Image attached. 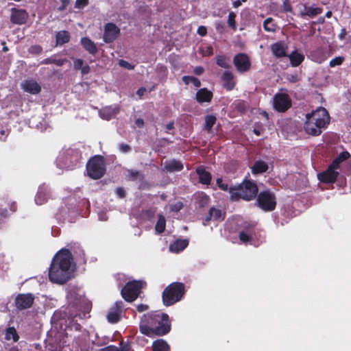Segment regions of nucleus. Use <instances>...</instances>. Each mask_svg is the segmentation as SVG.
Here are the masks:
<instances>
[{
  "mask_svg": "<svg viewBox=\"0 0 351 351\" xmlns=\"http://www.w3.org/2000/svg\"><path fill=\"white\" fill-rule=\"evenodd\" d=\"M84 64V61L82 59H76L73 62V67L75 70L81 69Z\"/></svg>",
  "mask_w": 351,
  "mask_h": 351,
  "instance_id": "5fc2aeb1",
  "label": "nucleus"
},
{
  "mask_svg": "<svg viewBox=\"0 0 351 351\" xmlns=\"http://www.w3.org/2000/svg\"><path fill=\"white\" fill-rule=\"evenodd\" d=\"M182 203L181 202H178L176 204L172 206L171 210L175 212H178L182 208Z\"/></svg>",
  "mask_w": 351,
  "mask_h": 351,
  "instance_id": "e2e57ef3",
  "label": "nucleus"
},
{
  "mask_svg": "<svg viewBox=\"0 0 351 351\" xmlns=\"http://www.w3.org/2000/svg\"><path fill=\"white\" fill-rule=\"evenodd\" d=\"M219 188L223 191H229V193H230L231 189L234 188V186H232L229 187V186L227 183L223 182L222 184L219 185Z\"/></svg>",
  "mask_w": 351,
  "mask_h": 351,
  "instance_id": "0e129e2a",
  "label": "nucleus"
},
{
  "mask_svg": "<svg viewBox=\"0 0 351 351\" xmlns=\"http://www.w3.org/2000/svg\"><path fill=\"white\" fill-rule=\"evenodd\" d=\"M80 43L83 46L84 49L87 51L91 55H95L98 49L95 43L88 37H83L81 38Z\"/></svg>",
  "mask_w": 351,
  "mask_h": 351,
  "instance_id": "b1692460",
  "label": "nucleus"
},
{
  "mask_svg": "<svg viewBox=\"0 0 351 351\" xmlns=\"http://www.w3.org/2000/svg\"><path fill=\"white\" fill-rule=\"evenodd\" d=\"M5 339L9 340L12 339L14 341H17L19 339V336L18 335L16 330L14 328H8L5 335Z\"/></svg>",
  "mask_w": 351,
  "mask_h": 351,
  "instance_id": "ea45409f",
  "label": "nucleus"
},
{
  "mask_svg": "<svg viewBox=\"0 0 351 351\" xmlns=\"http://www.w3.org/2000/svg\"><path fill=\"white\" fill-rule=\"evenodd\" d=\"M49 197V189L45 185L40 186L35 197V202L38 205L46 203Z\"/></svg>",
  "mask_w": 351,
  "mask_h": 351,
  "instance_id": "6ab92c4d",
  "label": "nucleus"
},
{
  "mask_svg": "<svg viewBox=\"0 0 351 351\" xmlns=\"http://www.w3.org/2000/svg\"><path fill=\"white\" fill-rule=\"evenodd\" d=\"M236 17L237 15L234 12H230L228 14V24L233 30L237 29Z\"/></svg>",
  "mask_w": 351,
  "mask_h": 351,
  "instance_id": "79ce46f5",
  "label": "nucleus"
},
{
  "mask_svg": "<svg viewBox=\"0 0 351 351\" xmlns=\"http://www.w3.org/2000/svg\"><path fill=\"white\" fill-rule=\"evenodd\" d=\"M345 58L343 56L335 57L330 61L329 66L330 67H334L335 66L341 65L343 62Z\"/></svg>",
  "mask_w": 351,
  "mask_h": 351,
  "instance_id": "37998d69",
  "label": "nucleus"
},
{
  "mask_svg": "<svg viewBox=\"0 0 351 351\" xmlns=\"http://www.w3.org/2000/svg\"><path fill=\"white\" fill-rule=\"evenodd\" d=\"M115 193L120 198H124L125 197V191L122 187L117 188Z\"/></svg>",
  "mask_w": 351,
  "mask_h": 351,
  "instance_id": "4d7b16f0",
  "label": "nucleus"
},
{
  "mask_svg": "<svg viewBox=\"0 0 351 351\" xmlns=\"http://www.w3.org/2000/svg\"><path fill=\"white\" fill-rule=\"evenodd\" d=\"M213 97L212 91L208 90L206 88H199L195 95V99L199 104L210 103Z\"/></svg>",
  "mask_w": 351,
  "mask_h": 351,
  "instance_id": "f3484780",
  "label": "nucleus"
},
{
  "mask_svg": "<svg viewBox=\"0 0 351 351\" xmlns=\"http://www.w3.org/2000/svg\"><path fill=\"white\" fill-rule=\"evenodd\" d=\"M123 308V303L122 301H117L114 306L112 307V309L116 310L121 313H122V310Z\"/></svg>",
  "mask_w": 351,
  "mask_h": 351,
  "instance_id": "603ef678",
  "label": "nucleus"
},
{
  "mask_svg": "<svg viewBox=\"0 0 351 351\" xmlns=\"http://www.w3.org/2000/svg\"><path fill=\"white\" fill-rule=\"evenodd\" d=\"M339 173L330 166L327 169L318 174V179L320 182L326 184H333L336 182Z\"/></svg>",
  "mask_w": 351,
  "mask_h": 351,
  "instance_id": "2eb2a0df",
  "label": "nucleus"
},
{
  "mask_svg": "<svg viewBox=\"0 0 351 351\" xmlns=\"http://www.w3.org/2000/svg\"><path fill=\"white\" fill-rule=\"evenodd\" d=\"M119 149L123 153H128L131 151V147L123 143L119 145Z\"/></svg>",
  "mask_w": 351,
  "mask_h": 351,
  "instance_id": "3c124183",
  "label": "nucleus"
},
{
  "mask_svg": "<svg viewBox=\"0 0 351 351\" xmlns=\"http://www.w3.org/2000/svg\"><path fill=\"white\" fill-rule=\"evenodd\" d=\"M171 329L169 316L161 311H152L143 314L139 323L141 333L147 337L164 336Z\"/></svg>",
  "mask_w": 351,
  "mask_h": 351,
  "instance_id": "f257e3e1",
  "label": "nucleus"
},
{
  "mask_svg": "<svg viewBox=\"0 0 351 351\" xmlns=\"http://www.w3.org/2000/svg\"><path fill=\"white\" fill-rule=\"evenodd\" d=\"M287 56L289 58L291 66L293 67L298 66L304 60V56L297 50L293 51Z\"/></svg>",
  "mask_w": 351,
  "mask_h": 351,
  "instance_id": "a878e982",
  "label": "nucleus"
},
{
  "mask_svg": "<svg viewBox=\"0 0 351 351\" xmlns=\"http://www.w3.org/2000/svg\"><path fill=\"white\" fill-rule=\"evenodd\" d=\"M216 63L220 67L224 69L230 68V64L229 63L228 59L225 56H217L216 58Z\"/></svg>",
  "mask_w": 351,
  "mask_h": 351,
  "instance_id": "c9c22d12",
  "label": "nucleus"
},
{
  "mask_svg": "<svg viewBox=\"0 0 351 351\" xmlns=\"http://www.w3.org/2000/svg\"><path fill=\"white\" fill-rule=\"evenodd\" d=\"M100 116L102 119L106 120H110L114 115V110L110 108H106L100 110Z\"/></svg>",
  "mask_w": 351,
  "mask_h": 351,
  "instance_id": "4c0bfd02",
  "label": "nucleus"
},
{
  "mask_svg": "<svg viewBox=\"0 0 351 351\" xmlns=\"http://www.w3.org/2000/svg\"><path fill=\"white\" fill-rule=\"evenodd\" d=\"M121 313L116 310L110 308V311L107 315L108 321L110 323L115 324L117 323L121 317Z\"/></svg>",
  "mask_w": 351,
  "mask_h": 351,
  "instance_id": "72a5a7b5",
  "label": "nucleus"
},
{
  "mask_svg": "<svg viewBox=\"0 0 351 351\" xmlns=\"http://www.w3.org/2000/svg\"><path fill=\"white\" fill-rule=\"evenodd\" d=\"M341 162L335 158L332 162L330 164L331 168L335 169L336 171L339 168V165Z\"/></svg>",
  "mask_w": 351,
  "mask_h": 351,
  "instance_id": "bf43d9fd",
  "label": "nucleus"
},
{
  "mask_svg": "<svg viewBox=\"0 0 351 351\" xmlns=\"http://www.w3.org/2000/svg\"><path fill=\"white\" fill-rule=\"evenodd\" d=\"M186 290L184 283L180 282H173L167 285L162 293V304L165 306L174 305L181 301Z\"/></svg>",
  "mask_w": 351,
  "mask_h": 351,
  "instance_id": "39448f33",
  "label": "nucleus"
},
{
  "mask_svg": "<svg viewBox=\"0 0 351 351\" xmlns=\"http://www.w3.org/2000/svg\"><path fill=\"white\" fill-rule=\"evenodd\" d=\"M196 173L199 177V183L205 185H209L212 180V175L207 171L203 166H199L196 169Z\"/></svg>",
  "mask_w": 351,
  "mask_h": 351,
  "instance_id": "412c9836",
  "label": "nucleus"
},
{
  "mask_svg": "<svg viewBox=\"0 0 351 351\" xmlns=\"http://www.w3.org/2000/svg\"><path fill=\"white\" fill-rule=\"evenodd\" d=\"M166 228V219L162 215H158V219L155 226V230L158 233L161 234L164 232Z\"/></svg>",
  "mask_w": 351,
  "mask_h": 351,
  "instance_id": "473e14b6",
  "label": "nucleus"
},
{
  "mask_svg": "<svg viewBox=\"0 0 351 351\" xmlns=\"http://www.w3.org/2000/svg\"><path fill=\"white\" fill-rule=\"evenodd\" d=\"M189 245L187 239H177L169 246V250L172 252L178 253L184 250Z\"/></svg>",
  "mask_w": 351,
  "mask_h": 351,
  "instance_id": "bb28decb",
  "label": "nucleus"
},
{
  "mask_svg": "<svg viewBox=\"0 0 351 351\" xmlns=\"http://www.w3.org/2000/svg\"><path fill=\"white\" fill-rule=\"evenodd\" d=\"M274 108L279 112H285L291 106V99L287 93H278L273 98Z\"/></svg>",
  "mask_w": 351,
  "mask_h": 351,
  "instance_id": "1a4fd4ad",
  "label": "nucleus"
},
{
  "mask_svg": "<svg viewBox=\"0 0 351 351\" xmlns=\"http://www.w3.org/2000/svg\"><path fill=\"white\" fill-rule=\"evenodd\" d=\"M99 351H121V350L116 346L110 345L99 349Z\"/></svg>",
  "mask_w": 351,
  "mask_h": 351,
  "instance_id": "864d4df0",
  "label": "nucleus"
},
{
  "mask_svg": "<svg viewBox=\"0 0 351 351\" xmlns=\"http://www.w3.org/2000/svg\"><path fill=\"white\" fill-rule=\"evenodd\" d=\"M119 64L125 69L128 70H133L134 69V65H132L130 62L124 60H120L119 62Z\"/></svg>",
  "mask_w": 351,
  "mask_h": 351,
  "instance_id": "de8ad7c7",
  "label": "nucleus"
},
{
  "mask_svg": "<svg viewBox=\"0 0 351 351\" xmlns=\"http://www.w3.org/2000/svg\"><path fill=\"white\" fill-rule=\"evenodd\" d=\"M34 299L35 297L32 293H19L15 298V306L21 311L27 309L32 306Z\"/></svg>",
  "mask_w": 351,
  "mask_h": 351,
  "instance_id": "f8f14e48",
  "label": "nucleus"
},
{
  "mask_svg": "<svg viewBox=\"0 0 351 351\" xmlns=\"http://www.w3.org/2000/svg\"><path fill=\"white\" fill-rule=\"evenodd\" d=\"M147 283L144 280H131L128 282L121 291L122 298L128 302L134 301L140 295L141 290Z\"/></svg>",
  "mask_w": 351,
  "mask_h": 351,
  "instance_id": "0eeeda50",
  "label": "nucleus"
},
{
  "mask_svg": "<svg viewBox=\"0 0 351 351\" xmlns=\"http://www.w3.org/2000/svg\"><path fill=\"white\" fill-rule=\"evenodd\" d=\"M258 194L256 183L251 180L244 179L243 182L230 190L231 201L237 202L242 199L250 202L254 199Z\"/></svg>",
  "mask_w": 351,
  "mask_h": 351,
  "instance_id": "20e7f679",
  "label": "nucleus"
},
{
  "mask_svg": "<svg viewBox=\"0 0 351 351\" xmlns=\"http://www.w3.org/2000/svg\"><path fill=\"white\" fill-rule=\"evenodd\" d=\"M86 171L87 176L93 180H99L104 177L106 173L104 157L101 155L90 157L86 165Z\"/></svg>",
  "mask_w": 351,
  "mask_h": 351,
  "instance_id": "423d86ee",
  "label": "nucleus"
},
{
  "mask_svg": "<svg viewBox=\"0 0 351 351\" xmlns=\"http://www.w3.org/2000/svg\"><path fill=\"white\" fill-rule=\"evenodd\" d=\"M165 170L167 172L181 171L184 169V165L181 161L173 159L165 162Z\"/></svg>",
  "mask_w": 351,
  "mask_h": 351,
  "instance_id": "4be33fe9",
  "label": "nucleus"
},
{
  "mask_svg": "<svg viewBox=\"0 0 351 351\" xmlns=\"http://www.w3.org/2000/svg\"><path fill=\"white\" fill-rule=\"evenodd\" d=\"M73 255L66 248L59 250L53 256L49 269V278L51 282L63 285L71 279V266Z\"/></svg>",
  "mask_w": 351,
  "mask_h": 351,
  "instance_id": "f03ea898",
  "label": "nucleus"
},
{
  "mask_svg": "<svg viewBox=\"0 0 351 351\" xmlns=\"http://www.w3.org/2000/svg\"><path fill=\"white\" fill-rule=\"evenodd\" d=\"M152 351H170L169 345L162 339L154 341L152 343Z\"/></svg>",
  "mask_w": 351,
  "mask_h": 351,
  "instance_id": "cd10ccee",
  "label": "nucleus"
},
{
  "mask_svg": "<svg viewBox=\"0 0 351 351\" xmlns=\"http://www.w3.org/2000/svg\"><path fill=\"white\" fill-rule=\"evenodd\" d=\"M282 11L285 13L293 12V7H292L289 0H284L283 1Z\"/></svg>",
  "mask_w": 351,
  "mask_h": 351,
  "instance_id": "c03bdc74",
  "label": "nucleus"
},
{
  "mask_svg": "<svg viewBox=\"0 0 351 351\" xmlns=\"http://www.w3.org/2000/svg\"><path fill=\"white\" fill-rule=\"evenodd\" d=\"M269 166L267 163L262 160H258L254 162L251 167V171L253 175H258L267 171Z\"/></svg>",
  "mask_w": 351,
  "mask_h": 351,
  "instance_id": "393cba45",
  "label": "nucleus"
},
{
  "mask_svg": "<svg viewBox=\"0 0 351 351\" xmlns=\"http://www.w3.org/2000/svg\"><path fill=\"white\" fill-rule=\"evenodd\" d=\"M136 308L138 312L142 313L143 311L148 310L149 306L147 304H140L136 305Z\"/></svg>",
  "mask_w": 351,
  "mask_h": 351,
  "instance_id": "13d9d810",
  "label": "nucleus"
},
{
  "mask_svg": "<svg viewBox=\"0 0 351 351\" xmlns=\"http://www.w3.org/2000/svg\"><path fill=\"white\" fill-rule=\"evenodd\" d=\"M182 81L186 85L189 84L190 82H191L194 86L199 88L201 86V82L200 80L193 76H189V75H184L182 77Z\"/></svg>",
  "mask_w": 351,
  "mask_h": 351,
  "instance_id": "f704fd0d",
  "label": "nucleus"
},
{
  "mask_svg": "<svg viewBox=\"0 0 351 351\" xmlns=\"http://www.w3.org/2000/svg\"><path fill=\"white\" fill-rule=\"evenodd\" d=\"M287 80L291 83H296L300 80L298 75L289 74L287 77Z\"/></svg>",
  "mask_w": 351,
  "mask_h": 351,
  "instance_id": "6e6d98bb",
  "label": "nucleus"
},
{
  "mask_svg": "<svg viewBox=\"0 0 351 351\" xmlns=\"http://www.w3.org/2000/svg\"><path fill=\"white\" fill-rule=\"evenodd\" d=\"M287 47L281 41L276 42L271 45V51L274 56L281 58L287 56Z\"/></svg>",
  "mask_w": 351,
  "mask_h": 351,
  "instance_id": "a211bd4d",
  "label": "nucleus"
},
{
  "mask_svg": "<svg viewBox=\"0 0 351 351\" xmlns=\"http://www.w3.org/2000/svg\"><path fill=\"white\" fill-rule=\"evenodd\" d=\"M233 63L237 70L240 73H245L251 69V61L247 54L239 53L233 58Z\"/></svg>",
  "mask_w": 351,
  "mask_h": 351,
  "instance_id": "9d476101",
  "label": "nucleus"
},
{
  "mask_svg": "<svg viewBox=\"0 0 351 351\" xmlns=\"http://www.w3.org/2000/svg\"><path fill=\"white\" fill-rule=\"evenodd\" d=\"M21 88L32 95L39 94L41 91L40 85L34 80H26L21 83Z\"/></svg>",
  "mask_w": 351,
  "mask_h": 351,
  "instance_id": "dca6fc26",
  "label": "nucleus"
},
{
  "mask_svg": "<svg viewBox=\"0 0 351 351\" xmlns=\"http://www.w3.org/2000/svg\"><path fill=\"white\" fill-rule=\"evenodd\" d=\"M128 176L129 179L132 180H134L137 178L138 176H140V172L137 170H128Z\"/></svg>",
  "mask_w": 351,
  "mask_h": 351,
  "instance_id": "8fccbe9b",
  "label": "nucleus"
},
{
  "mask_svg": "<svg viewBox=\"0 0 351 351\" xmlns=\"http://www.w3.org/2000/svg\"><path fill=\"white\" fill-rule=\"evenodd\" d=\"M193 72L195 75H201L204 73V69L203 66H196L194 70H193Z\"/></svg>",
  "mask_w": 351,
  "mask_h": 351,
  "instance_id": "69168bd1",
  "label": "nucleus"
},
{
  "mask_svg": "<svg viewBox=\"0 0 351 351\" xmlns=\"http://www.w3.org/2000/svg\"><path fill=\"white\" fill-rule=\"evenodd\" d=\"M239 239L243 243L251 241L252 240V228L245 227L244 230L239 232Z\"/></svg>",
  "mask_w": 351,
  "mask_h": 351,
  "instance_id": "c756f323",
  "label": "nucleus"
},
{
  "mask_svg": "<svg viewBox=\"0 0 351 351\" xmlns=\"http://www.w3.org/2000/svg\"><path fill=\"white\" fill-rule=\"evenodd\" d=\"M255 205L265 212L274 210L277 205L275 193L270 189L261 191L256 196Z\"/></svg>",
  "mask_w": 351,
  "mask_h": 351,
  "instance_id": "6e6552de",
  "label": "nucleus"
},
{
  "mask_svg": "<svg viewBox=\"0 0 351 351\" xmlns=\"http://www.w3.org/2000/svg\"><path fill=\"white\" fill-rule=\"evenodd\" d=\"M155 215V210L152 208L143 210L141 216L143 219L146 220H151Z\"/></svg>",
  "mask_w": 351,
  "mask_h": 351,
  "instance_id": "a19ab883",
  "label": "nucleus"
},
{
  "mask_svg": "<svg viewBox=\"0 0 351 351\" xmlns=\"http://www.w3.org/2000/svg\"><path fill=\"white\" fill-rule=\"evenodd\" d=\"M303 10L300 12V16L302 18L308 16L310 18H314L318 14H320L323 12V9L319 7H312L307 6L306 4H303Z\"/></svg>",
  "mask_w": 351,
  "mask_h": 351,
  "instance_id": "aec40b11",
  "label": "nucleus"
},
{
  "mask_svg": "<svg viewBox=\"0 0 351 351\" xmlns=\"http://www.w3.org/2000/svg\"><path fill=\"white\" fill-rule=\"evenodd\" d=\"M330 117L328 111L322 107L319 108L311 114H306L304 123L305 132L312 136H318L322 133V129L329 124Z\"/></svg>",
  "mask_w": 351,
  "mask_h": 351,
  "instance_id": "7ed1b4c3",
  "label": "nucleus"
},
{
  "mask_svg": "<svg viewBox=\"0 0 351 351\" xmlns=\"http://www.w3.org/2000/svg\"><path fill=\"white\" fill-rule=\"evenodd\" d=\"M217 118L213 114H208L205 117V124L204 126V130L207 132H210L213 127L215 124Z\"/></svg>",
  "mask_w": 351,
  "mask_h": 351,
  "instance_id": "7c9ffc66",
  "label": "nucleus"
},
{
  "mask_svg": "<svg viewBox=\"0 0 351 351\" xmlns=\"http://www.w3.org/2000/svg\"><path fill=\"white\" fill-rule=\"evenodd\" d=\"M89 3L88 0H76L75 3V8L77 9H83Z\"/></svg>",
  "mask_w": 351,
  "mask_h": 351,
  "instance_id": "a18cd8bd",
  "label": "nucleus"
},
{
  "mask_svg": "<svg viewBox=\"0 0 351 351\" xmlns=\"http://www.w3.org/2000/svg\"><path fill=\"white\" fill-rule=\"evenodd\" d=\"M62 5L58 8V11H64L70 3L69 0H60Z\"/></svg>",
  "mask_w": 351,
  "mask_h": 351,
  "instance_id": "052dcab7",
  "label": "nucleus"
},
{
  "mask_svg": "<svg viewBox=\"0 0 351 351\" xmlns=\"http://www.w3.org/2000/svg\"><path fill=\"white\" fill-rule=\"evenodd\" d=\"M66 62V60L64 59H56L53 58H47L44 59L41 63L44 64H53L57 66H62L64 62Z\"/></svg>",
  "mask_w": 351,
  "mask_h": 351,
  "instance_id": "58836bf2",
  "label": "nucleus"
},
{
  "mask_svg": "<svg viewBox=\"0 0 351 351\" xmlns=\"http://www.w3.org/2000/svg\"><path fill=\"white\" fill-rule=\"evenodd\" d=\"M29 51L30 53L39 54L43 51V48L41 46L36 45L31 46L29 49Z\"/></svg>",
  "mask_w": 351,
  "mask_h": 351,
  "instance_id": "09e8293b",
  "label": "nucleus"
},
{
  "mask_svg": "<svg viewBox=\"0 0 351 351\" xmlns=\"http://www.w3.org/2000/svg\"><path fill=\"white\" fill-rule=\"evenodd\" d=\"M90 71V66L88 64L82 66L81 68V72L82 75L88 74Z\"/></svg>",
  "mask_w": 351,
  "mask_h": 351,
  "instance_id": "338daca9",
  "label": "nucleus"
},
{
  "mask_svg": "<svg viewBox=\"0 0 351 351\" xmlns=\"http://www.w3.org/2000/svg\"><path fill=\"white\" fill-rule=\"evenodd\" d=\"M265 31L267 32H275L276 30L277 25L274 22V19L271 17L267 18L263 24Z\"/></svg>",
  "mask_w": 351,
  "mask_h": 351,
  "instance_id": "2f4dec72",
  "label": "nucleus"
},
{
  "mask_svg": "<svg viewBox=\"0 0 351 351\" xmlns=\"http://www.w3.org/2000/svg\"><path fill=\"white\" fill-rule=\"evenodd\" d=\"M29 19V14L25 9L12 8L10 10V22L14 25H24Z\"/></svg>",
  "mask_w": 351,
  "mask_h": 351,
  "instance_id": "4468645a",
  "label": "nucleus"
},
{
  "mask_svg": "<svg viewBox=\"0 0 351 351\" xmlns=\"http://www.w3.org/2000/svg\"><path fill=\"white\" fill-rule=\"evenodd\" d=\"M70 40V34L68 31H59L56 35V45H63Z\"/></svg>",
  "mask_w": 351,
  "mask_h": 351,
  "instance_id": "c85d7f7f",
  "label": "nucleus"
},
{
  "mask_svg": "<svg viewBox=\"0 0 351 351\" xmlns=\"http://www.w3.org/2000/svg\"><path fill=\"white\" fill-rule=\"evenodd\" d=\"M350 156V154L348 152L344 151L341 152L336 158L338 160H339L341 162H343V161L348 160Z\"/></svg>",
  "mask_w": 351,
  "mask_h": 351,
  "instance_id": "49530a36",
  "label": "nucleus"
},
{
  "mask_svg": "<svg viewBox=\"0 0 351 351\" xmlns=\"http://www.w3.org/2000/svg\"><path fill=\"white\" fill-rule=\"evenodd\" d=\"M226 213L224 210L212 206L208 213L206 217L203 219L202 223L204 226H208L210 221H223L226 218Z\"/></svg>",
  "mask_w": 351,
  "mask_h": 351,
  "instance_id": "ddd939ff",
  "label": "nucleus"
},
{
  "mask_svg": "<svg viewBox=\"0 0 351 351\" xmlns=\"http://www.w3.org/2000/svg\"><path fill=\"white\" fill-rule=\"evenodd\" d=\"M197 32L201 36H204L207 34V29L205 26L201 25L197 28Z\"/></svg>",
  "mask_w": 351,
  "mask_h": 351,
  "instance_id": "680f3d73",
  "label": "nucleus"
},
{
  "mask_svg": "<svg viewBox=\"0 0 351 351\" xmlns=\"http://www.w3.org/2000/svg\"><path fill=\"white\" fill-rule=\"evenodd\" d=\"M121 30L114 23H107L104 25L103 40L106 43H113L119 36Z\"/></svg>",
  "mask_w": 351,
  "mask_h": 351,
  "instance_id": "9b49d317",
  "label": "nucleus"
},
{
  "mask_svg": "<svg viewBox=\"0 0 351 351\" xmlns=\"http://www.w3.org/2000/svg\"><path fill=\"white\" fill-rule=\"evenodd\" d=\"M221 80L223 82V86L226 90H231L234 88L236 82L234 81V75L231 71H224Z\"/></svg>",
  "mask_w": 351,
  "mask_h": 351,
  "instance_id": "5701e85b",
  "label": "nucleus"
},
{
  "mask_svg": "<svg viewBox=\"0 0 351 351\" xmlns=\"http://www.w3.org/2000/svg\"><path fill=\"white\" fill-rule=\"evenodd\" d=\"M135 123L138 128H143L144 126V121L143 119L138 118L135 121Z\"/></svg>",
  "mask_w": 351,
  "mask_h": 351,
  "instance_id": "774afa93",
  "label": "nucleus"
},
{
  "mask_svg": "<svg viewBox=\"0 0 351 351\" xmlns=\"http://www.w3.org/2000/svg\"><path fill=\"white\" fill-rule=\"evenodd\" d=\"M209 201V196L204 193H202L197 197V203L199 208H204L208 204Z\"/></svg>",
  "mask_w": 351,
  "mask_h": 351,
  "instance_id": "e433bc0d",
  "label": "nucleus"
}]
</instances>
